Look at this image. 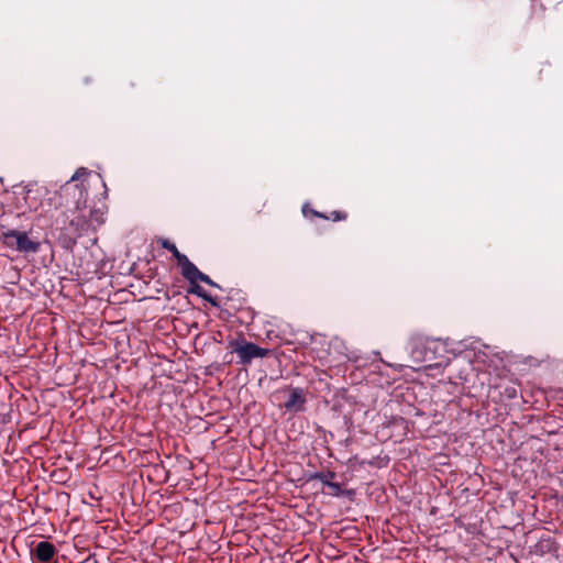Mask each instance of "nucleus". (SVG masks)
Wrapping results in <instances>:
<instances>
[{
    "instance_id": "f257e3e1",
    "label": "nucleus",
    "mask_w": 563,
    "mask_h": 563,
    "mask_svg": "<svg viewBox=\"0 0 563 563\" xmlns=\"http://www.w3.org/2000/svg\"><path fill=\"white\" fill-rule=\"evenodd\" d=\"M95 230L92 222L86 216L78 214L70 219L59 231L57 243L65 251L73 252L77 240Z\"/></svg>"
},
{
    "instance_id": "f03ea898",
    "label": "nucleus",
    "mask_w": 563,
    "mask_h": 563,
    "mask_svg": "<svg viewBox=\"0 0 563 563\" xmlns=\"http://www.w3.org/2000/svg\"><path fill=\"white\" fill-rule=\"evenodd\" d=\"M0 242L19 253L30 254L37 253L41 249V243L32 238L29 233L20 230H7L0 234Z\"/></svg>"
},
{
    "instance_id": "7ed1b4c3",
    "label": "nucleus",
    "mask_w": 563,
    "mask_h": 563,
    "mask_svg": "<svg viewBox=\"0 0 563 563\" xmlns=\"http://www.w3.org/2000/svg\"><path fill=\"white\" fill-rule=\"evenodd\" d=\"M230 347L232 349V352L239 355V363L242 365H249L252 362V360L256 357H265L269 353V350L263 349L256 345L255 343L247 342L244 339H242L241 341H231Z\"/></svg>"
},
{
    "instance_id": "20e7f679",
    "label": "nucleus",
    "mask_w": 563,
    "mask_h": 563,
    "mask_svg": "<svg viewBox=\"0 0 563 563\" xmlns=\"http://www.w3.org/2000/svg\"><path fill=\"white\" fill-rule=\"evenodd\" d=\"M90 172L85 167H79L75 174L71 176L70 180H68L62 188L59 195H69L70 190H77L79 194L78 199L76 200V209L79 210L81 205L85 206L87 199V190L84 187L85 177L89 176Z\"/></svg>"
},
{
    "instance_id": "39448f33",
    "label": "nucleus",
    "mask_w": 563,
    "mask_h": 563,
    "mask_svg": "<svg viewBox=\"0 0 563 563\" xmlns=\"http://www.w3.org/2000/svg\"><path fill=\"white\" fill-rule=\"evenodd\" d=\"M280 393L285 397L283 407L287 412L297 413L305 411L307 402V391L303 388L288 386L285 387Z\"/></svg>"
},
{
    "instance_id": "423d86ee",
    "label": "nucleus",
    "mask_w": 563,
    "mask_h": 563,
    "mask_svg": "<svg viewBox=\"0 0 563 563\" xmlns=\"http://www.w3.org/2000/svg\"><path fill=\"white\" fill-rule=\"evenodd\" d=\"M56 547L48 541H40L31 548L33 563H56Z\"/></svg>"
},
{
    "instance_id": "0eeeda50",
    "label": "nucleus",
    "mask_w": 563,
    "mask_h": 563,
    "mask_svg": "<svg viewBox=\"0 0 563 563\" xmlns=\"http://www.w3.org/2000/svg\"><path fill=\"white\" fill-rule=\"evenodd\" d=\"M438 341L437 340H428L422 339L415 340V347L411 351V354L423 362H431L435 358L434 352L437 349Z\"/></svg>"
},
{
    "instance_id": "6e6552de",
    "label": "nucleus",
    "mask_w": 563,
    "mask_h": 563,
    "mask_svg": "<svg viewBox=\"0 0 563 563\" xmlns=\"http://www.w3.org/2000/svg\"><path fill=\"white\" fill-rule=\"evenodd\" d=\"M178 265L181 268V275L185 279H187L190 284H195L198 282L200 272L198 267L189 261V258L185 255L183 258L178 262Z\"/></svg>"
},
{
    "instance_id": "1a4fd4ad",
    "label": "nucleus",
    "mask_w": 563,
    "mask_h": 563,
    "mask_svg": "<svg viewBox=\"0 0 563 563\" xmlns=\"http://www.w3.org/2000/svg\"><path fill=\"white\" fill-rule=\"evenodd\" d=\"M41 196H42V189L41 188H27L26 189V192H25V196H24V201H25V205L27 206L30 211H37L38 210V208L42 205L40 202Z\"/></svg>"
},
{
    "instance_id": "9d476101",
    "label": "nucleus",
    "mask_w": 563,
    "mask_h": 563,
    "mask_svg": "<svg viewBox=\"0 0 563 563\" xmlns=\"http://www.w3.org/2000/svg\"><path fill=\"white\" fill-rule=\"evenodd\" d=\"M190 292L197 295L203 300L210 302L213 307H220L219 301L216 297L210 296L201 286L197 283L191 284Z\"/></svg>"
},
{
    "instance_id": "9b49d317",
    "label": "nucleus",
    "mask_w": 563,
    "mask_h": 563,
    "mask_svg": "<svg viewBox=\"0 0 563 563\" xmlns=\"http://www.w3.org/2000/svg\"><path fill=\"white\" fill-rule=\"evenodd\" d=\"M336 474L332 471L328 472H316L309 476V481H320L322 484L329 487V484L333 482Z\"/></svg>"
},
{
    "instance_id": "f8f14e48",
    "label": "nucleus",
    "mask_w": 563,
    "mask_h": 563,
    "mask_svg": "<svg viewBox=\"0 0 563 563\" xmlns=\"http://www.w3.org/2000/svg\"><path fill=\"white\" fill-rule=\"evenodd\" d=\"M161 245L163 249L169 251L173 254V256L175 257L177 263L183 258V256H185V254L180 253L178 251L177 246L169 240H166V239L162 240Z\"/></svg>"
},
{
    "instance_id": "ddd939ff",
    "label": "nucleus",
    "mask_w": 563,
    "mask_h": 563,
    "mask_svg": "<svg viewBox=\"0 0 563 563\" xmlns=\"http://www.w3.org/2000/svg\"><path fill=\"white\" fill-rule=\"evenodd\" d=\"M329 488L331 489V493H329V494L334 497H339L342 495L352 497L354 495V492L352 489L344 490V489H342L341 485L335 482H332L331 484H329Z\"/></svg>"
},
{
    "instance_id": "4468645a",
    "label": "nucleus",
    "mask_w": 563,
    "mask_h": 563,
    "mask_svg": "<svg viewBox=\"0 0 563 563\" xmlns=\"http://www.w3.org/2000/svg\"><path fill=\"white\" fill-rule=\"evenodd\" d=\"M347 218V213L345 211H332L330 216H327L324 218L325 220H332L333 222L336 221H344Z\"/></svg>"
},
{
    "instance_id": "2eb2a0df",
    "label": "nucleus",
    "mask_w": 563,
    "mask_h": 563,
    "mask_svg": "<svg viewBox=\"0 0 563 563\" xmlns=\"http://www.w3.org/2000/svg\"><path fill=\"white\" fill-rule=\"evenodd\" d=\"M302 213H303L305 217H309L311 214L313 217H318V218H322V219L327 218V216L324 213L316 211L313 209H308L307 206H303Z\"/></svg>"
},
{
    "instance_id": "dca6fc26",
    "label": "nucleus",
    "mask_w": 563,
    "mask_h": 563,
    "mask_svg": "<svg viewBox=\"0 0 563 563\" xmlns=\"http://www.w3.org/2000/svg\"><path fill=\"white\" fill-rule=\"evenodd\" d=\"M198 282H202V283H205V284H207V285H209V286H211V287H218V288H220V286H219L217 283H214V282H213V280H212V279H211L207 274H205V273H201V274H200V277H199Z\"/></svg>"
},
{
    "instance_id": "f3484780",
    "label": "nucleus",
    "mask_w": 563,
    "mask_h": 563,
    "mask_svg": "<svg viewBox=\"0 0 563 563\" xmlns=\"http://www.w3.org/2000/svg\"><path fill=\"white\" fill-rule=\"evenodd\" d=\"M506 393L511 398L516 397V389L515 388H507Z\"/></svg>"
},
{
    "instance_id": "a211bd4d",
    "label": "nucleus",
    "mask_w": 563,
    "mask_h": 563,
    "mask_svg": "<svg viewBox=\"0 0 563 563\" xmlns=\"http://www.w3.org/2000/svg\"><path fill=\"white\" fill-rule=\"evenodd\" d=\"M0 563H2V562L0 561Z\"/></svg>"
}]
</instances>
